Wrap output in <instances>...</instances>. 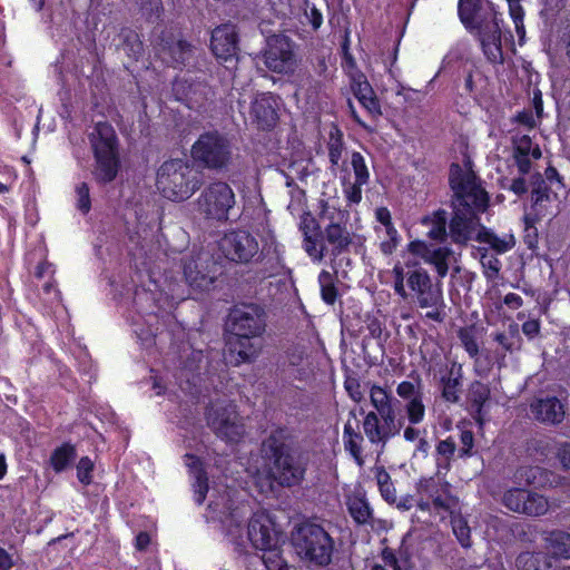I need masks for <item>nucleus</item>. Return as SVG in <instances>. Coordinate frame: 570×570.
<instances>
[{
  "instance_id": "obj_52",
  "label": "nucleus",
  "mask_w": 570,
  "mask_h": 570,
  "mask_svg": "<svg viewBox=\"0 0 570 570\" xmlns=\"http://www.w3.org/2000/svg\"><path fill=\"white\" fill-rule=\"evenodd\" d=\"M351 166L353 168L355 180L358 183H367L370 178L368 169L365 164L364 157L357 153L354 151L351 156Z\"/></svg>"
},
{
  "instance_id": "obj_6",
  "label": "nucleus",
  "mask_w": 570,
  "mask_h": 570,
  "mask_svg": "<svg viewBox=\"0 0 570 570\" xmlns=\"http://www.w3.org/2000/svg\"><path fill=\"white\" fill-rule=\"evenodd\" d=\"M297 553L320 566L328 564L333 552V540L320 525L305 523L297 528L293 535Z\"/></svg>"
},
{
  "instance_id": "obj_40",
  "label": "nucleus",
  "mask_w": 570,
  "mask_h": 570,
  "mask_svg": "<svg viewBox=\"0 0 570 570\" xmlns=\"http://www.w3.org/2000/svg\"><path fill=\"white\" fill-rule=\"evenodd\" d=\"M347 505L350 514L358 524L368 522L372 511L366 500L360 497H353L350 498Z\"/></svg>"
},
{
  "instance_id": "obj_47",
  "label": "nucleus",
  "mask_w": 570,
  "mask_h": 570,
  "mask_svg": "<svg viewBox=\"0 0 570 570\" xmlns=\"http://www.w3.org/2000/svg\"><path fill=\"white\" fill-rule=\"evenodd\" d=\"M318 238L320 233H306V238L303 240L305 252L315 262H321L324 257V246L320 244Z\"/></svg>"
},
{
  "instance_id": "obj_19",
  "label": "nucleus",
  "mask_w": 570,
  "mask_h": 570,
  "mask_svg": "<svg viewBox=\"0 0 570 570\" xmlns=\"http://www.w3.org/2000/svg\"><path fill=\"white\" fill-rule=\"evenodd\" d=\"M393 288L397 295H400L403 299L409 297V294L405 289L404 281L406 278L407 286L416 295L428 288L432 283L430 275L422 268L413 269L409 273H405L404 265L401 262H397L393 269Z\"/></svg>"
},
{
  "instance_id": "obj_62",
  "label": "nucleus",
  "mask_w": 570,
  "mask_h": 570,
  "mask_svg": "<svg viewBox=\"0 0 570 570\" xmlns=\"http://www.w3.org/2000/svg\"><path fill=\"white\" fill-rule=\"evenodd\" d=\"M345 389L350 395V397L354 402H361L363 400V393L361 391V385L357 380L350 379L345 382Z\"/></svg>"
},
{
  "instance_id": "obj_46",
  "label": "nucleus",
  "mask_w": 570,
  "mask_h": 570,
  "mask_svg": "<svg viewBox=\"0 0 570 570\" xmlns=\"http://www.w3.org/2000/svg\"><path fill=\"white\" fill-rule=\"evenodd\" d=\"M417 304L421 308L429 306H444L443 295L440 288H433L432 284L416 295Z\"/></svg>"
},
{
  "instance_id": "obj_28",
  "label": "nucleus",
  "mask_w": 570,
  "mask_h": 570,
  "mask_svg": "<svg viewBox=\"0 0 570 570\" xmlns=\"http://www.w3.org/2000/svg\"><path fill=\"white\" fill-rule=\"evenodd\" d=\"M185 464L194 478L193 487L195 492V502L197 504H202L208 491L207 476L202 469V462L195 455L186 454Z\"/></svg>"
},
{
  "instance_id": "obj_21",
  "label": "nucleus",
  "mask_w": 570,
  "mask_h": 570,
  "mask_svg": "<svg viewBox=\"0 0 570 570\" xmlns=\"http://www.w3.org/2000/svg\"><path fill=\"white\" fill-rule=\"evenodd\" d=\"M479 40L487 59L492 63H501L503 53L501 47V27L497 18L482 22L478 27Z\"/></svg>"
},
{
  "instance_id": "obj_16",
  "label": "nucleus",
  "mask_w": 570,
  "mask_h": 570,
  "mask_svg": "<svg viewBox=\"0 0 570 570\" xmlns=\"http://www.w3.org/2000/svg\"><path fill=\"white\" fill-rule=\"evenodd\" d=\"M247 538L254 548L268 549L279 544V532L266 512L253 514L247 527Z\"/></svg>"
},
{
  "instance_id": "obj_24",
  "label": "nucleus",
  "mask_w": 570,
  "mask_h": 570,
  "mask_svg": "<svg viewBox=\"0 0 570 570\" xmlns=\"http://www.w3.org/2000/svg\"><path fill=\"white\" fill-rule=\"evenodd\" d=\"M252 115L262 128H271L277 120L276 99L271 94L258 95L252 102Z\"/></svg>"
},
{
  "instance_id": "obj_37",
  "label": "nucleus",
  "mask_w": 570,
  "mask_h": 570,
  "mask_svg": "<svg viewBox=\"0 0 570 570\" xmlns=\"http://www.w3.org/2000/svg\"><path fill=\"white\" fill-rule=\"evenodd\" d=\"M373 472L382 498L389 503L395 502L396 490L385 468L382 465H375L373 468Z\"/></svg>"
},
{
  "instance_id": "obj_58",
  "label": "nucleus",
  "mask_w": 570,
  "mask_h": 570,
  "mask_svg": "<svg viewBox=\"0 0 570 570\" xmlns=\"http://www.w3.org/2000/svg\"><path fill=\"white\" fill-rule=\"evenodd\" d=\"M396 393L400 397L406 401L422 396L415 384L410 381L401 382L396 387Z\"/></svg>"
},
{
  "instance_id": "obj_53",
  "label": "nucleus",
  "mask_w": 570,
  "mask_h": 570,
  "mask_svg": "<svg viewBox=\"0 0 570 570\" xmlns=\"http://www.w3.org/2000/svg\"><path fill=\"white\" fill-rule=\"evenodd\" d=\"M509 12L514 22L515 31L520 38H523L525 35V29L523 26V9L520 4V0H508Z\"/></svg>"
},
{
  "instance_id": "obj_10",
  "label": "nucleus",
  "mask_w": 570,
  "mask_h": 570,
  "mask_svg": "<svg viewBox=\"0 0 570 570\" xmlns=\"http://www.w3.org/2000/svg\"><path fill=\"white\" fill-rule=\"evenodd\" d=\"M206 419L215 434L227 442H238L244 436V423L233 403L216 402L212 404Z\"/></svg>"
},
{
  "instance_id": "obj_34",
  "label": "nucleus",
  "mask_w": 570,
  "mask_h": 570,
  "mask_svg": "<svg viewBox=\"0 0 570 570\" xmlns=\"http://www.w3.org/2000/svg\"><path fill=\"white\" fill-rule=\"evenodd\" d=\"M478 242L489 244L499 254L510 250L515 245V240L512 235L505 234L500 237L485 227H483Z\"/></svg>"
},
{
  "instance_id": "obj_18",
  "label": "nucleus",
  "mask_w": 570,
  "mask_h": 570,
  "mask_svg": "<svg viewBox=\"0 0 570 570\" xmlns=\"http://www.w3.org/2000/svg\"><path fill=\"white\" fill-rule=\"evenodd\" d=\"M407 252L422 257V259L434 266L439 277L446 276L449 271V261L453 255L451 248L446 246L429 245L423 240H413L407 245Z\"/></svg>"
},
{
  "instance_id": "obj_44",
  "label": "nucleus",
  "mask_w": 570,
  "mask_h": 570,
  "mask_svg": "<svg viewBox=\"0 0 570 570\" xmlns=\"http://www.w3.org/2000/svg\"><path fill=\"white\" fill-rule=\"evenodd\" d=\"M321 295L325 303L334 304L337 297V291L334 285L333 275L327 271H322L318 275Z\"/></svg>"
},
{
  "instance_id": "obj_60",
  "label": "nucleus",
  "mask_w": 570,
  "mask_h": 570,
  "mask_svg": "<svg viewBox=\"0 0 570 570\" xmlns=\"http://www.w3.org/2000/svg\"><path fill=\"white\" fill-rule=\"evenodd\" d=\"M456 445L452 438H448L439 442L436 446V451L440 455L444 456L446 460L450 459L455 452Z\"/></svg>"
},
{
  "instance_id": "obj_43",
  "label": "nucleus",
  "mask_w": 570,
  "mask_h": 570,
  "mask_svg": "<svg viewBox=\"0 0 570 570\" xmlns=\"http://www.w3.org/2000/svg\"><path fill=\"white\" fill-rule=\"evenodd\" d=\"M452 515V530L458 541L463 548L471 547V530L468 524V521L460 514H451Z\"/></svg>"
},
{
  "instance_id": "obj_32",
  "label": "nucleus",
  "mask_w": 570,
  "mask_h": 570,
  "mask_svg": "<svg viewBox=\"0 0 570 570\" xmlns=\"http://www.w3.org/2000/svg\"><path fill=\"white\" fill-rule=\"evenodd\" d=\"M421 223L429 228L426 235L431 239H443L446 235V212L443 209H439L431 215L423 217Z\"/></svg>"
},
{
  "instance_id": "obj_57",
  "label": "nucleus",
  "mask_w": 570,
  "mask_h": 570,
  "mask_svg": "<svg viewBox=\"0 0 570 570\" xmlns=\"http://www.w3.org/2000/svg\"><path fill=\"white\" fill-rule=\"evenodd\" d=\"M76 194H77V208L81 213L87 214L91 207L88 185L86 183H80L79 185H77Z\"/></svg>"
},
{
  "instance_id": "obj_59",
  "label": "nucleus",
  "mask_w": 570,
  "mask_h": 570,
  "mask_svg": "<svg viewBox=\"0 0 570 570\" xmlns=\"http://www.w3.org/2000/svg\"><path fill=\"white\" fill-rule=\"evenodd\" d=\"M556 455L562 469L570 471V442H561L557 444Z\"/></svg>"
},
{
  "instance_id": "obj_5",
  "label": "nucleus",
  "mask_w": 570,
  "mask_h": 570,
  "mask_svg": "<svg viewBox=\"0 0 570 570\" xmlns=\"http://www.w3.org/2000/svg\"><path fill=\"white\" fill-rule=\"evenodd\" d=\"M200 179L194 168L183 159H170L157 171L156 187L167 199L183 202L199 188Z\"/></svg>"
},
{
  "instance_id": "obj_54",
  "label": "nucleus",
  "mask_w": 570,
  "mask_h": 570,
  "mask_svg": "<svg viewBox=\"0 0 570 570\" xmlns=\"http://www.w3.org/2000/svg\"><path fill=\"white\" fill-rule=\"evenodd\" d=\"M92 470H94V463L88 456H83L79 460L77 464V478L78 480L85 484L88 485L92 481Z\"/></svg>"
},
{
  "instance_id": "obj_49",
  "label": "nucleus",
  "mask_w": 570,
  "mask_h": 570,
  "mask_svg": "<svg viewBox=\"0 0 570 570\" xmlns=\"http://www.w3.org/2000/svg\"><path fill=\"white\" fill-rule=\"evenodd\" d=\"M405 413L410 424L415 425L421 423L425 416V406L422 396L407 401L405 404Z\"/></svg>"
},
{
  "instance_id": "obj_15",
  "label": "nucleus",
  "mask_w": 570,
  "mask_h": 570,
  "mask_svg": "<svg viewBox=\"0 0 570 570\" xmlns=\"http://www.w3.org/2000/svg\"><path fill=\"white\" fill-rule=\"evenodd\" d=\"M305 470V463L299 456L282 450L275 452L272 476L281 485L292 487L301 483Z\"/></svg>"
},
{
  "instance_id": "obj_23",
  "label": "nucleus",
  "mask_w": 570,
  "mask_h": 570,
  "mask_svg": "<svg viewBox=\"0 0 570 570\" xmlns=\"http://www.w3.org/2000/svg\"><path fill=\"white\" fill-rule=\"evenodd\" d=\"M184 276L186 283L196 291H206L214 282V277L206 272L200 255L184 263Z\"/></svg>"
},
{
  "instance_id": "obj_27",
  "label": "nucleus",
  "mask_w": 570,
  "mask_h": 570,
  "mask_svg": "<svg viewBox=\"0 0 570 570\" xmlns=\"http://www.w3.org/2000/svg\"><path fill=\"white\" fill-rule=\"evenodd\" d=\"M514 481L519 485L539 488L552 487L557 483L556 475L541 466H521L514 473Z\"/></svg>"
},
{
  "instance_id": "obj_50",
  "label": "nucleus",
  "mask_w": 570,
  "mask_h": 570,
  "mask_svg": "<svg viewBox=\"0 0 570 570\" xmlns=\"http://www.w3.org/2000/svg\"><path fill=\"white\" fill-rule=\"evenodd\" d=\"M458 336L468 354L472 358H476L479 354V345L474 335V331L469 327H463L459 330Z\"/></svg>"
},
{
  "instance_id": "obj_2",
  "label": "nucleus",
  "mask_w": 570,
  "mask_h": 570,
  "mask_svg": "<svg viewBox=\"0 0 570 570\" xmlns=\"http://www.w3.org/2000/svg\"><path fill=\"white\" fill-rule=\"evenodd\" d=\"M371 404L375 411L368 412L363 420V431L371 444L382 452L387 441L401 431V422L396 421L392 396L379 385L370 390Z\"/></svg>"
},
{
  "instance_id": "obj_29",
  "label": "nucleus",
  "mask_w": 570,
  "mask_h": 570,
  "mask_svg": "<svg viewBox=\"0 0 570 570\" xmlns=\"http://www.w3.org/2000/svg\"><path fill=\"white\" fill-rule=\"evenodd\" d=\"M325 239L333 246V254L338 255L352 243L351 234L346 228V224H328L325 227Z\"/></svg>"
},
{
  "instance_id": "obj_64",
  "label": "nucleus",
  "mask_w": 570,
  "mask_h": 570,
  "mask_svg": "<svg viewBox=\"0 0 570 570\" xmlns=\"http://www.w3.org/2000/svg\"><path fill=\"white\" fill-rule=\"evenodd\" d=\"M461 449L460 452L462 455L470 454L473 448V433L469 430H463L460 435Z\"/></svg>"
},
{
  "instance_id": "obj_8",
  "label": "nucleus",
  "mask_w": 570,
  "mask_h": 570,
  "mask_svg": "<svg viewBox=\"0 0 570 570\" xmlns=\"http://www.w3.org/2000/svg\"><path fill=\"white\" fill-rule=\"evenodd\" d=\"M194 160L208 169L226 168L232 160L229 140L217 131L205 132L191 147Z\"/></svg>"
},
{
  "instance_id": "obj_13",
  "label": "nucleus",
  "mask_w": 570,
  "mask_h": 570,
  "mask_svg": "<svg viewBox=\"0 0 570 570\" xmlns=\"http://www.w3.org/2000/svg\"><path fill=\"white\" fill-rule=\"evenodd\" d=\"M223 255L235 263H249L259 250L256 238L248 232L234 229L227 232L219 240Z\"/></svg>"
},
{
  "instance_id": "obj_63",
  "label": "nucleus",
  "mask_w": 570,
  "mask_h": 570,
  "mask_svg": "<svg viewBox=\"0 0 570 570\" xmlns=\"http://www.w3.org/2000/svg\"><path fill=\"white\" fill-rule=\"evenodd\" d=\"M305 18L314 30L318 29L323 23V16L315 7H307L305 9Z\"/></svg>"
},
{
  "instance_id": "obj_61",
  "label": "nucleus",
  "mask_w": 570,
  "mask_h": 570,
  "mask_svg": "<svg viewBox=\"0 0 570 570\" xmlns=\"http://www.w3.org/2000/svg\"><path fill=\"white\" fill-rule=\"evenodd\" d=\"M126 50L129 56H132L137 59L142 53V43L138 39L137 35H131L127 38Z\"/></svg>"
},
{
  "instance_id": "obj_41",
  "label": "nucleus",
  "mask_w": 570,
  "mask_h": 570,
  "mask_svg": "<svg viewBox=\"0 0 570 570\" xmlns=\"http://www.w3.org/2000/svg\"><path fill=\"white\" fill-rule=\"evenodd\" d=\"M261 550L263 551L261 560L266 570H289V567L281 556L279 544L277 547Z\"/></svg>"
},
{
  "instance_id": "obj_35",
  "label": "nucleus",
  "mask_w": 570,
  "mask_h": 570,
  "mask_svg": "<svg viewBox=\"0 0 570 570\" xmlns=\"http://www.w3.org/2000/svg\"><path fill=\"white\" fill-rule=\"evenodd\" d=\"M515 564L519 570H548L550 568L547 556L541 552L520 553Z\"/></svg>"
},
{
  "instance_id": "obj_1",
  "label": "nucleus",
  "mask_w": 570,
  "mask_h": 570,
  "mask_svg": "<svg viewBox=\"0 0 570 570\" xmlns=\"http://www.w3.org/2000/svg\"><path fill=\"white\" fill-rule=\"evenodd\" d=\"M450 185L454 198L449 236L459 245H465L471 240L478 242L484 227L479 215L488 208V193L470 168H463L458 164L451 165Z\"/></svg>"
},
{
  "instance_id": "obj_22",
  "label": "nucleus",
  "mask_w": 570,
  "mask_h": 570,
  "mask_svg": "<svg viewBox=\"0 0 570 570\" xmlns=\"http://www.w3.org/2000/svg\"><path fill=\"white\" fill-rule=\"evenodd\" d=\"M530 407L534 417L544 423H560L566 415L564 405L554 396L538 399Z\"/></svg>"
},
{
  "instance_id": "obj_7",
  "label": "nucleus",
  "mask_w": 570,
  "mask_h": 570,
  "mask_svg": "<svg viewBox=\"0 0 570 570\" xmlns=\"http://www.w3.org/2000/svg\"><path fill=\"white\" fill-rule=\"evenodd\" d=\"M417 494L416 505L421 511L454 514L460 510L459 500L451 493L450 483L440 476L420 480Z\"/></svg>"
},
{
  "instance_id": "obj_3",
  "label": "nucleus",
  "mask_w": 570,
  "mask_h": 570,
  "mask_svg": "<svg viewBox=\"0 0 570 570\" xmlns=\"http://www.w3.org/2000/svg\"><path fill=\"white\" fill-rule=\"evenodd\" d=\"M94 154L92 176L97 183H111L120 169L119 140L114 127L98 122L89 135Z\"/></svg>"
},
{
  "instance_id": "obj_20",
  "label": "nucleus",
  "mask_w": 570,
  "mask_h": 570,
  "mask_svg": "<svg viewBox=\"0 0 570 570\" xmlns=\"http://www.w3.org/2000/svg\"><path fill=\"white\" fill-rule=\"evenodd\" d=\"M210 48L215 57L223 61L232 60L238 51V33L232 23L216 27L212 32Z\"/></svg>"
},
{
  "instance_id": "obj_33",
  "label": "nucleus",
  "mask_w": 570,
  "mask_h": 570,
  "mask_svg": "<svg viewBox=\"0 0 570 570\" xmlns=\"http://www.w3.org/2000/svg\"><path fill=\"white\" fill-rule=\"evenodd\" d=\"M76 459V449L69 443H65L57 448L51 456L50 464L55 472L60 473L65 471Z\"/></svg>"
},
{
  "instance_id": "obj_55",
  "label": "nucleus",
  "mask_w": 570,
  "mask_h": 570,
  "mask_svg": "<svg viewBox=\"0 0 570 570\" xmlns=\"http://www.w3.org/2000/svg\"><path fill=\"white\" fill-rule=\"evenodd\" d=\"M343 153V142L340 135L331 134L328 141V158L333 166H337Z\"/></svg>"
},
{
  "instance_id": "obj_42",
  "label": "nucleus",
  "mask_w": 570,
  "mask_h": 570,
  "mask_svg": "<svg viewBox=\"0 0 570 570\" xmlns=\"http://www.w3.org/2000/svg\"><path fill=\"white\" fill-rule=\"evenodd\" d=\"M320 217L328 224H346L348 220V213L338 208L330 202L322 203Z\"/></svg>"
},
{
  "instance_id": "obj_39",
  "label": "nucleus",
  "mask_w": 570,
  "mask_h": 570,
  "mask_svg": "<svg viewBox=\"0 0 570 570\" xmlns=\"http://www.w3.org/2000/svg\"><path fill=\"white\" fill-rule=\"evenodd\" d=\"M548 543L553 554L566 559L570 558V533L553 531L548 537Z\"/></svg>"
},
{
  "instance_id": "obj_14",
  "label": "nucleus",
  "mask_w": 570,
  "mask_h": 570,
  "mask_svg": "<svg viewBox=\"0 0 570 570\" xmlns=\"http://www.w3.org/2000/svg\"><path fill=\"white\" fill-rule=\"evenodd\" d=\"M502 503L509 510L527 514L530 517H540L548 512L549 501L543 495L520 488H513L504 492Z\"/></svg>"
},
{
  "instance_id": "obj_51",
  "label": "nucleus",
  "mask_w": 570,
  "mask_h": 570,
  "mask_svg": "<svg viewBox=\"0 0 570 570\" xmlns=\"http://www.w3.org/2000/svg\"><path fill=\"white\" fill-rule=\"evenodd\" d=\"M478 8V0H460L459 1V17L466 28H471L474 21V16Z\"/></svg>"
},
{
  "instance_id": "obj_25",
  "label": "nucleus",
  "mask_w": 570,
  "mask_h": 570,
  "mask_svg": "<svg viewBox=\"0 0 570 570\" xmlns=\"http://www.w3.org/2000/svg\"><path fill=\"white\" fill-rule=\"evenodd\" d=\"M532 202L537 215H556L559 212L558 190H551L544 180L532 190Z\"/></svg>"
},
{
  "instance_id": "obj_38",
  "label": "nucleus",
  "mask_w": 570,
  "mask_h": 570,
  "mask_svg": "<svg viewBox=\"0 0 570 570\" xmlns=\"http://www.w3.org/2000/svg\"><path fill=\"white\" fill-rule=\"evenodd\" d=\"M375 232L380 238H382L380 248L384 255H391L400 244L401 237L394 227L385 226V227H375Z\"/></svg>"
},
{
  "instance_id": "obj_9",
  "label": "nucleus",
  "mask_w": 570,
  "mask_h": 570,
  "mask_svg": "<svg viewBox=\"0 0 570 570\" xmlns=\"http://www.w3.org/2000/svg\"><path fill=\"white\" fill-rule=\"evenodd\" d=\"M233 188L225 181L209 184L197 199L198 212L207 220L223 223L228 220L229 212L235 207Z\"/></svg>"
},
{
  "instance_id": "obj_4",
  "label": "nucleus",
  "mask_w": 570,
  "mask_h": 570,
  "mask_svg": "<svg viewBox=\"0 0 570 570\" xmlns=\"http://www.w3.org/2000/svg\"><path fill=\"white\" fill-rule=\"evenodd\" d=\"M265 327V312L257 305H243L230 313V328L237 336V352L243 362H250L258 356L262 345L250 338L259 337Z\"/></svg>"
},
{
  "instance_id": "obj_11",
  "label": "nucleus",
  "mask_w": 570,
  "mask_h": 570,
  "mask_svg": "<svg viewBox=\"0 0 570 570\" xmlns=\"http://www.w3.org/2000/svg\"><path fill=\"white\" fill-rule=\"evenodd\" d=\"M248 512L249 509L246 504L234 505L229 495H224L210 501L206 518L209 521H218L225 534L233 541H237L242 538V522Z\"/></svg>"
},
{
  "instance_id": "obj_56",
  "label": "nucleus",
  "mask_w": 570,
  "mask_h": 570,
  "mask_svg": "<svg viewBox=\"0 0 570 570\" xmlns=\"http://www.w3.org/2000/svg\"><path fill=\"white\" fill-rule=\"evenodd\" d=\"M363 185H365V183H358L356 180L353 183H344L343 193L350 204H358L362 200Z\"/></svg>"
},
{
  "instance_id": "obj_12",
  "label": "nucleus",
  "mask_w": 570,
  "mask_h": 570,
  "mask_svg": "<svg viewBox=\"0 0 570 570\" xmlns=\"http://www.w3.org/2000/svg\"><path fill=\"white\" fill-rule=\"evenodd\" d=\"M263 57L265 66L276 73H292L297 65L293 42L282 35L268 38Z\"/></svg>"
},
{
  "instance_id": "obj_17",
  "label": "nucleus",
  "mask_w": 570,
  "mask_h": 570,
  "mask_svg": "<svg viewBox=\"0 0 570 570\" xmlns=\"http://www.w3.org/2000/svg\"><path fill=\"white\" fill-rule=\"evenodd\" d=\"M191 46L173 32L163 33L157 45V55L167 65L178 67L191 57Z\"/></svg>"
},
{
  "instance_id": "obj_48",
  "label": "nucleus",
  "mask_w": 570,
  "mask_h": 570,
  "mask_svg": "<svg viewBox=\"0 0 570 570\" xmlns=\"http://www.w3.org/2000/svg\"><path fill=\"white\" fill-rule=\"evenodd\" d=\"M514 150L517 155L531 156L532 159L541 157V150L537 144H533L527 135L521 136L514 141Z\"/></svg>"
},
{
  "instance_id": "obj_26",
  "label": "nucleus",
  "mask_w": 570,
  "mask_h": 570,
  "mask_svg": "<svg viewBox=\"0 0 570 570\" xmlns=\"http://www.w3.org/2000/svg\"><path fill=\"white\" fill-rule=\"evenodd\" d=\"M462 365L453 362L440 376V387L442 397L451 403H455L460 399V390L462 385Z\"/></svg>"
},
{
  "instance_id": "obj_30",
  "label": "nucleus",
  "mask_w": 570,
  "mask_h": 570,
  "mask_svg": "<svg viewBox=\"0 0 570 570\" xmlns=\"http://www.w3.org/2000/svg\"><path fill=\"white\" fill-rule=\"evenodd\" d=\"M353 90L360 104L372 117L381 115L380 102L371 85L366 80L355 82Z\"/></svg>"
},
{
  "instance_id": "obj_36",
  "label": "nucleus",
  "mask_w": 570,
  "mask_h": 570,
  "mask_svg": "<svg viewBox=\"0 0 570 570\" xmlns=\"http://www.w3.org/2000/svg\"><path fill=\"white\" fill-rule=\"evenodd\" d=\"M469 400L475 409L478 417L481 419L483 415V407L490 400V387L482 382L474 381L469 387Z\"/></svg>"
},
{
  "instance_id": "obj_31",
  "label": "nucleus",
  "mask_w": 570,
  "mask_h": 570,
  "mask_svg": "<svg viewBox=\"0 0 570 570\" xmlns=\"http://www.w3.org/2000/svg\"><path fill=\"white\" fill-rule=\"evenodd\" d=\"M363 442H364L363 435L361 433L356 432L353 429L352 424L350 422H347L344 425V430H343L344 449L352 455V458L354 459V461L356 462V464L358 466H363L364 462H365L363 454H362Z\"/></svg>"
},
{
  "instance_id": "obj_45",
  "label": "nucleus",
  "mask_w": 570,
  "mask_h": 570,
  "mask_svg": "<svg viewBox=\"0 0 570 570\" xmlns=\"http://www.w3.org/2000/svg\"><path fill=\"white\" fill-rule=\"evenodd\" d=\"M480 263L482 265L485 278L490 282L495 281L501 269L500 259L495 255L490 254L485 250L484 253L481 254Z\"/></svg>"
}]
</instances>
